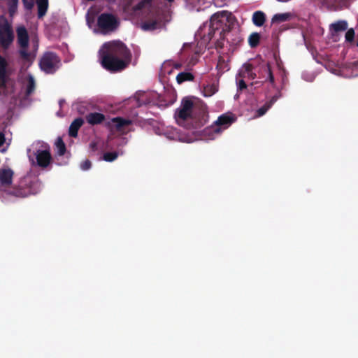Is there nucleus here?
Listing matches in <instances>:
<instances>
[{"label": "nucleus", "instance_id": "9b49d317", "mask_svg": "<svg viewBox=\"0 0 358 358\" xmlns=\"http://www.w3.org/2000/svg\"><path fill=\"white\" fill-rule=\"evenodd\" d=\"M118 25L116 18L110 14H101L98 18V27L100 32L108 34L114 31Z\"/></svg>", "mask_w": 358, "mask_h": 358}, {"label": "nucleus", "instance_id": "ddd939ff", "mask_svg": "<svg viewBox=\"0 0 358 358\" xmlns=\"http://www.w3.org/2000/svg\"><path fill=\"white\" fill-rule=\"evenodd\" d=\"M131 120L122 117L112 118L107 122L108 127L112 132L125 133L130 129Z\"/></svg>", "mask_w": 358, "mask_h": 358}, {"label": "nucleus", "instance_id": "cd10ccee", "mask_svg": "<svg viewBox=\"0 0 358 358\" xmlns=\"http://www.w3.org/2000/svg\"><path fill=\"white\" fill-rule=\"evenodd\" d=\"M263 73H265L268 75V78L270 83L273 85H274V78H273V74L271 73L268 64H263L262 69L261 70L259 73L262 74Z\"/></svg>", "mask_w": 358, "mask_h": 358}, {"label": "nucleus", "instance_id": "a19ab883", "mask_svg": "<svg viewBox=\"0 0 358 358\" xmlns=\"http://www.w3.org/2000/svg\"><path fill=\"white\" fill-rule=\"evenodd\" d=\"M167 1H168L169 2H170V3L173 1V0H167Z\"/></svg>", "mask_w": 358, "mask_h": 358}, {"label": "nucleus", "instance_id": "a878e982", "mask_svg": "<svg viewBox=\"0 0 358 358\" xmlns=\"http://www.w3.org/2000/svg\"><path fill=\"white\" fill-rule=\"evenodd\" d=\"M96 13L93 11V8H91L86 14V20L88 27L92 29L94 27Z\"/></svg>", "mask_w": 358, "mask_h": 358}, {"label": "nucleus", "instance_id": "2f4dec72", "mask_svg": "<svg viewBox=\"0 0 358 358\" xmlns=\"http://www.w3.org/2000/svg\"><path fill=\"white\" fill-rule=\"evenodd\" d=\"M355 37V31L353 29H350L345 34V39L348 41H352Z\"/></svg>", "mask_w": 358, "mask_h": 358}, {"label": "nucleus", "instance_id": "20e7f679", "mask_svg": "<svg viewBox=\"0 0 358 358\" xmlns=\"http://www.w3.org/2000/svg\"><path fill=\"white\" fill-rule=\"evenodd\" d=\"M231 19V13L226 10L213 14L210 22L204 24L197 32V36L201 38V44L206 45L213 38H221L229 30Z\"/></svg>", "mask_w": 358, "mask_h": 358}, {"label": "nucleus", "instance_id": "c756f323", "mask_svg": "<svg viewBox=\"0 0 358 358\" xmlns=\"http://www.w3.org/2000/svg\"><path fill=\"white\" fill-rule=\"evenodd\" d=\"M118 152H106L103 156V159L106 162H113L118 157Z\"/></svg>", "mask_w": 358, "mask_h": 358}, {"label": "nucleus", "instance_id": "ea45409f", "mask_svg": "<svg viewBox=\"0 0 358 358\" xmlns=\"http://www.w3.org/2000/svg\"><path fill=\"white\" fill-rule=\"evenodd\" d=\"M196 61H194V62H192V65H194V64H196Z\"/></svg>", "mask_w": 358, "mask_h": 358}, {"label": "nucleus", "instance_id": "7c9ffc66", "mask_svg": "<svg viewBox=\"0 0 358 358\" xmlns=\"http://www.w3.org/2000/svg\"><path fill=\"white\" fill-rule=\"evenodd\" d=\"M217 67L222 72L229 69L228 64H225L224 61L221 59L219 60Z\"/></svg>", "mask_w": 358, "mask_h": 358}, {"label": "nucleus", "instance_id": "7ed1b4c3", "mask_svg": "<svg viewBox=\"0 0 358 358\" xmlns=\"http://www.w3.org/2000/svg\"><path fill=\"white\" fill-rule=\"evenodd\" d=\"M124 10L131 16H141L143 18L141 28L144 31L160 29L166 21L164 12L153 5L151 0H143L136 5L127 6Z\"/></svg>", "mask_w": 358, "mask_h": 358}, {"label": "nucleus", "instance_id": "412c9836", "mask_svg": "<svg viewBox=\"0 0 358 358\" xmlns=\"http://www.w3.org/2000/svg\"><path fill=\"white\" fill-rule=\"evenodd\" d=\"M292 15L289 13H278L273 15L272 17L271 22L273 24H279L282 22H286L289 20L291 17Z\"/></svg>", "mask_w": 358, "mask_h": 358}, {"label": "nucleus", "instance_id": "f704fd0d", "mask_svg": "<svg viewBox=\"0 0 358 358\" xmlns=\"http://www.w3.org/2000/svg\"><path fill=\"white\" fill-rule=\"evenodd\" d=\"M91 166V163L89 160H85L80 164V169L83 171L88 170Z\"/></svg>", "mask_w": 358, "mask_h": 358}, {"label": "nucleus", "instance_id": "c85d7f7f", "mask_svg": "<svg viewBox=\"0 0 358 358\" xmlns=\"http://www.w3.org/2000/svg\"><path fill=\"white\" fill-rule=\"evenodd\" d=\"M260 36L259 34L257 33H253L248 38L249 43L251 47H255L259 41Z\"/></svg>", "mask_w": 358, "mask_h": 358}, {"label": "nucleus", "instance_id": "f3484780", "mask_svg": "<svg viewBox=\"0 0 358 358\" xmlns=\"http://www.w3.org/2000/svg\"><path fill=\"white\" fill-rule=\"evenodd\" d=\"M280 96V94H278L274 96L271 100L265 103L262 107L257 110V114L255 115V117H258L264 115L266 112L271 108V106L273 104L274 102Z\"/></svg>", "mask_w": 358, "mask_h": 358}, {"label": "nucleus", "instance_id": "39448f33", "mask_svg": "<svg viewBox=\"0 0 358 358\" xmlns=\"http://www.w3.org/2000/svg\"><path fill=\"white\" fill-rule=\"evenodd\" d=\"M13 172L10 169H0V197L3 201L8 200L7 196L25 197L38 193L41 189V183L35 178L30 184L29 192L8 191L6 189L12 183Z\"/></svg>", "mask_w": 358, "mask_h": 358}, {"label": "nucleus", "instance_id": "f03ea898", "mask_svg": "<svg viewBox=\"0 0 358 358\" xmlns=\"http://www.w3.org/2000/svg\"><path fill=\"white\" fill-rule=\"evenodd\" d=\"M99 57L102 66L111 72L124 69L131 62V52L120 41H110L104 43L99 50Z\"/></svg>", "mask_w": 358, "mask_h": 358}, {"label": "nucleus", "instance_id": "4c0bfd02", "mask_svg": "<svg viewBox=\"0 0 358 358\" xmlns=\"http://www.w3.org/2000/svg\"><path fill=\"white\" fill-rule=\"evenodd\" d=\"M5 142V136L3 133L0 132V145H2Z\"/></svg>", "mask_w": 358, "mask_h": 358}, {"label": "nucleus", "instance_id": "473e14b6", "mask_svg": "<svg viewBox=\"0 0 358 358\" xmlns=\"http://www.w3.org/2000/svg\"><path fill=\"white\" fill-rule=\"evenodd\" d=\"M26 9L31 10L34 5L35 0H22Z\"/></svg>", "mask_w": 358, "mask_h": 358}, {"label": "nucleus", "instance_id": "4be33fe9", "mask_svg": "<svg viewBox=\"0 0 358 358\" xmlns=\"http://www.w3.org/2000/svg\"><path fill=\"white\" fill-rule=\"evenodd\" d=\"M253 23L258 27H261L265 22V15L262 11H256L252 16Z\"/></svg>", "mask_w": 358, "mask_h": 358}, {"label": "nucleus", "instance_id": "b1692460", "mask_svg": "<svg viewBox=\"0 0 358 358\" xmlns=\"http://www.w3.org/2000/svg\"><path fill=\"white\" fill-rule=\"evenodd\" d=\"M36 3L38 10V16L41 17L45 14L47 11L48 0H37Z\"/></svg>", "mask_w": 358, "mask_h": 358}, {"label": "nucleus", "instance_id": "58836bf2", "mask_svg": "<svg viewBox=\"0 0 358 358\" xmlns=\"http://www.w3.org/2000/svg\"><path fill=\"white\" fill-rule=\"evenodd\" d=\"M313 80V77H311L310 79H308L309 81H312Z\"/></svg>", "mask_w": 358, "mask_h": 358}, {"label": "nucleus", "instance_id": "dca6fc26", "mask_svg": "<svg viewBox=\"0 0 358 358\" xmlns=\"http://www.w3.org/2000/svg\"><path fill=\"white\" fill-rule=\"evenodd\" d=\"M218 91V84L216 83L206 85L202 90L203 95L209 97L215 94Z\"/></svg>", "mask_w": 358, "mask_h": 358}, {"label": "nucleus", "instance_id": "9d476101", "mask_svg": "<svg viewBox=\"0 0 358 358\" xmlns=\"http://www.w3.org/2000/svg\"><path fill=\"white\" fill-rule=\"evenodd\" d=\"M60 66V61L58 57L52 52H47L41 58L40 67L42 71L47 73H52Z\"/></svg>", "mask_w": 358, "mask_h": 358}, {"label": "nucleus", "instance_id": "0eeeda50", "mask_svg": "<svg viewBox=\"0 0 358 358\" xmlns=\"http://www.w3.org/2000/svg\"><path fill=\"white\" fill-rule=\"evenodd\" d=\"M17 41L21 47L20 54L23 57L31 60L35 57L38 49V39L34 37L31 39V47H29V36L24 27H19L17 29Z\"/></svg>", "mask_w": 358, "mask_h": 358}, {"label": "nucleus", "instance_id": "f8f14e48", "mask_svg": "<svg viewBox=\"0 0 358 358\" xmlns=\"http://www.w3.org/2000/svg\"><path fill=\"white\" fill-rule=\"evenodd\" d=\"M13 39L14 34L8 21L3 17H0V43L1 45L5 48H8Z\"/></svg>", "mask_w": 358, "mask_h": 358}, {"label": "nucleus", "instance_id": "e433bc0d", "mask_svg": "<svg viewBox=\"0 0 358 358\" xmlns=\"http://www.w3.org/2000/svg\"><path fill=\"white\" fill-rule=\"evenodd\" d=\"M73 107L78 110V111L80 113H85V108H80L78 107V103H76L73 105Z\"/></svg>", "mask_w": 358, "mask_h": 358}, {"label": "nucleus", "instance_id": "79ce46f5", "mask_svg": "<svg viewBox=\"0 0 358 358\" xmlns=\"http://www.w3.org/2000/svg\"><path fill=\"white\" fill-rule=\"evenodd\" d=\"M357 45H358V41H357Z\"/></svg>", "mask_w": 358, "mask_h": 358}, {"label": "nucleus", "instance_id": "72a5a7b5", "mask_svg": "<svg viewBox=\"0 0 358 358\" xmlns=\"http://www.w3.org/2000/svg\"><path fill=\"white\" fill-rule=\"evenodd\" d=\"M187 3L193 5L194 7H196L198 5L201 6L204 3L205 0H185Z\"/></svg>", "mask_w": 358, "mask_h": 358}, {"label": "nucleus", "instance_id": "423d86ee", "mask_svg": "<svg viewBox=\"0 0 358 358\" xmlns=\"http://www.w3.org/2000/svg\"><path fill=\"white\" fill-rule=\"evenodd\" d=\"M31 165L41 168L48 167L52 162L50 146L41 141L34 143L27 150Z\"/></svg>", "mask_w": 358, "mask_h": 358}, {"label": "nucleus", "instance_id": "a211bd4d", "mask_svg": "<svg viewBox=\"0 0 358 358\" xmlns=\"http://www.w3.org/2000/svg\"><path fill=\"white\" fill-rule=\"evenodd\" d=\"M84 121L82 118H76L69 127V135L76 137L79 128L83 125Z\"/></svg>", "mask_w": 358, "mask_h": 358}, {"label": "nucleus", "instance_id": "1a4fd4ad", "mask_svg": "<svg viewBox=\"0 0 358 358\" xmlns=\"http://www.w3.org/2000/svg\"><path fill=\"white\" fill-rule=\"evenodd\" d=\"M256 74L252 71V67L250 64H244L238 71L236 77L238 91L246 88L245 80H254Z\"/></svg>", "mask_w": 358, "mask_h": 358}, {"label": "nucleus", "instance_id": "393cba45", "mask_svg": "<svg viewBox=\"0 0 358 358\" xmlns=\"http://www.w3.org/2000/svg\"><path fill=\"white\" fill-rule=\"evenodd\" d=\"M194 79V76L189 72H181L176 77L177 82L180 84L185 81H191Z\"/></svg>", "mask_w": 358, "mask_h": 358}, {"label": "nucleus", "instance_id": "5701e85b", "mask_svg": "<svg viewBox=\"0 0 358 358\" xmlns=\"http://www.w3.org/2000/svg\"><path fill=\"white\" fill-rule=\"evenodd\" d=\"M330 28L332 31L335 32L345 31L348 28V23L345 20H340L336 22L332 23L330 26Z\"/></svg>", "mask_w": 358, "mask_h": 358}, {"label": "nucleus", "instance_id": "aec40b11", "mask_svg": "<svg viewBox=\"0 0 358 358\" xmlns=\"http://www.w3.org/2000/svg\"><path fill=\"white\" fill-rule=\"evenodd\" d=\"M6 59L0 56V86H2L6 82Z\"/></svg>", "mask_w": 358, "mask_h": 358}, {"label": "nucleus", "instance_id": "4468645a", "mask_svg": "<svg viewBox=\"0 0 358 358\" xmlns=\"http://www.w3.org/2000/svg\"><path fill=\"white\" fill-rule=\"evenodd\" d=\"M22 90L20 97L25 99L31 94L35 88V81L33 76L29 73H24L21 78Z\"/></svg>", "mask_w": 358, "mask_h": 358}, {"label": "nucleus", "instance_id": "2eb2a0df", "mask_svg": "<svg viewBox=\"0 0 358 358\" xmlns=\"http://www.w3.org/2000/svg\"><path fill=\"white\" fill-rule=\"evenodd\" d=\"M157 96L155 93L142 92L138 95V103L139 106L148 103H155L153 99Z\"/></svg>", "mask_w": 358, "mask_h": 358}, {"label": "nucleus", "instance_id": "6e6552de", "mask_svg": "<svg viewBox=\"0 0 358 358\" xmlns=\"http://www.w3.org/2000/svg\"><path fill=\"white\" fill-rule=\"evenodd\" d=\"M194 108V101L192 98H185L182 99L180 107L175 113V119L176 122L182 126L185 120L189 118L192 114Z\"/></svg>", "mask_w": 358, "mask_h": 358}, {"label": "nucleus", "instance_id": "bb28decb", "mask_svg": "<svg viewBox=\"0 0 358 358\" xmlns=\"http://www.w3.org/2000/svg\"><path fill=\"white\" fill-rule=\"evenodd\" d=\"M55 146L57 149V153L59 155H63L66 151V147L62 139V138L59 137L57 138L56 142H55Z\"/></svg>", "mask_w": 358, "mask_h": 358}, {"label": "nucleus", "instance_id": "f257e3e1", "mask_svg": "<svg viewBox=\"0 0 358 358\" xmlns=\"http://www.w3.org/2000/svg\"><path fill=\"white\" fill-rule=\"evenodd\" d=\"M235 120L236 116L234 114L231 113L222 114L214 124L206 127L202 131L193 132L192 136L181 134L173 127H165L163 124H159L157 127H155L154 129L157 134L164 135L168 139L192 143L199 140L210 141L215 139L223 131L229 128Z\"/></svg>", "mask_w": 358, "mask_h": 358}, {"label": "nucleus", "instance_id": "c9c22d12", "mask_svg": "<svg viewBox=\"0 0 358 358\" xmlns=\"http://www.w3.org/2000/svg\"><path fill=\"white\" fill-rule=\"evenodd\" d=\"M13 5L10 8V13L11 15H13L16 10L17 0H13Z\"/></svg>", "mask_w": 358, "mask_h": 358}, {"label": "nucleus", "instance_id": "6ab92c4d", "mask_svg": "<svg viewBox=\"0 0 358 358\" xmlns=\"http://www.w3.org/2000/svg\"><path fill=\"white\" fill-rule=\"evenodd\" d=\"M103 120V115L99 113H90L87 116V121L91 124H99Z\"/></svg>", "mask_w": 358, "mask_h": 358}]
</instances>
